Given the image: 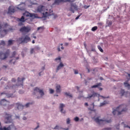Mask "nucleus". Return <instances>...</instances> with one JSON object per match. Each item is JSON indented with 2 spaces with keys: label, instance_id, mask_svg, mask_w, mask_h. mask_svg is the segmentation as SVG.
<instances>
[{
  "label": "nucleus",
  "instance_id": "13",
  "mask_svg": "<svg viewBox=\"0 0 130 130\" xmlns=\"http://www.w3.org/2000/svg\"><path fill=\"white\" fill-rule=\"evenodd\" d=\"M15 8L14 6H10L9 8H8V14H12V13H15Z\"/></svg>",
  "mask_w": 130,
  "mask_h": 130
},
{
  "label": "nucleus",
  "instance_id": "10",
  "mask_svg": "<svg viewBox=\"0 0 130 130\" xmlns=\"http://www.w3.org/2000/svg\"><path fill=\"white\" fill-rule=\"evenodd\" d=\"M5 115L4 118H5V123H9L12 121V115L10 114L5 113Z\"/></svg>",
  "mask_w": 130,
  "mask_h": 130
},
{
  "label": "nucleus",
  "instance_id": "18",
  "mask_svg": "<svg viewBox=\"0 0 130 130\" xmlns=\"http://www.w3.org/2000/svg\"><path fill=\"white\" fill-rule=\"evenodd\" d=\"M56 93H60L61 92V86L60 85H56Z\"/></svg>",
  "mask_w": 130,
  "mask_h": 130
},
{
  "label": "nucleus",
  "instance_id": "11",
  "mask_svg": "<svg viewBox=\"0 0 130 130\" xmlns=\"http://www.w3.org/2000/svg\"><path fill=\"white\" fill-rule=\"evenodd\" d=\"M23 15L24 17H29L32 18H35L36 17L35 14L30 13L28 12H25L24 13H23Z\"/></svg>",
  "mask_w": 130,
  "mask_h": 130
},
{
  "label": "nucleus",
  "instance_id": "1",
  "mask_svg": "<svg viewBox=\"0 0 130 130\" xmlns=\"http://www.w3.org/2000/svg\"><path fill=\"white\" fill-rule=\"evenodd\" d=\"M25 79V77H22V78H20V77H18L17 79V83L18 85H13L12 86H10L9 87V89L13 91V92H15V90L18 88V86H23V81Z\"/></svg>",
  "mask_w": 130,
  "mask_h": 130
},
{
  "label": "nucleus",
  "instance_id": "49",
  "mask_svg": "<svg viewBox=\"0 0 130 130\" xmlns=\"http://www.w3.org/2000/svg\"><path fill=\"white\" fill-rule=\"evenodd\" d=\"M30 3L31 4V5H35V4L32 2L31 1H30Z\"/></svg>",
  "mask_w": 130,
  "mask_h": 130
},
{
  "label": "nucleus",
  "instance_id": "45",
  "mask_svg": "<svg viewBox=\"0 0 130 130\" xmlns=\"http://www.w3.org/2000/svg\"><path fill=\"white\" fill-rule=\"evenodd\" d=\"M22 25H23L22 22H19V23H18V25H19V26H22Z\"/></svg>",
  "mask_w": 130,
  "mask_h": 130
},
{
  "label": "nucleus",
  "instance_id": "7",
  "mask_svg": "<svg viewBox=\"0 0 130 130\" xmlns=\"http://www.w3.org/2000/svg\"><path fill=\"white\" fill-rule=\"evenodd\" d=\"M16 55H17L16 52H15V51L13 52V53L11 54V56H10V58H13V59H12V60H10V61H9V63H13V64H15L16 60L19 59V57H16L15 58V56Z\"/></svg>",
  "mask_w": 130,
  "mask_h": 130
},
{
  "label": "nucleus",
  "instance_id": "22",
  "mask_svg": "<svg viewBox=\"0 0 130 130\" xmlns=\"http://www.w3.org/2000/svg\"><path fill=\"white\" fill-rule=\"evenodd\" d=\"M16 106L17 109L18 110H19L20 109H23V106H22L20 103H16Z\"/></svg>",
  "mask_w": 130,
  "mask_h": 130
},
{
  "label": "nucleus",
  "instance_id": "53",
  "mask_svg": "<svg viewBox=\"0 0 130 130\" xmlns=\"http://www.w3.org/2000/svg\"><path fill=\"white\" fill-rule=\"evenodd\" d=\"M58 127V126L57 125H56L54 129H57V128Z\"/></svg>",
  "mask_w": 130,
  "mask_h": 130
},
{
  "label": "nucleus",
  "instance_id": "8",
  "mask_svg": "<svg viewBox=\"0 0 130 130\" xmlns=\"http://www.w3.org/2000/svg\"><path fill=\"white\" fill-rule=\"evenodd\" d=\"M36 92L39 93L40 94L41 97H42L44 95V92L43 90L41 89L40 88H39L38 87H35L34 89L33 94H34V95L36 94Z\"/></svg>",
  "mask_w": 130,
  "mask_h": 130
},
{
  "label": "nucleus",
  "instance_id": "59",
  "mask_svg": "<svg viewBox=\"0 0 130 130\" xmlns=\"http://www.w3.org/2000/svg\"><path fill=\"white\" fill-rule=\"evenodd\" d=\"M39 76H41V72H40V73H39Z\"/></svg>",
  "mask_w": 130,
  "mask_h": 130
},
{
  "label": "nucleus",
  "instance_id": "46",
  "mask_svg": "<svg viewBox=\"0 0 130 130\" xmlns=\"http://www.w3.org/2000/svg\"><path fill=\"white\" fill-rule=\"evenodd\" d=\"M124 127H128L130 128V126H128V125H126L125 124L124 125Z\"/></svg>",
  "mask_w": 130,
  "mask_h": 130
},
{
  "label": "nucleus",
  "instance_id": "35",
  "mask_svg": "<svg viewBox=\"0 0 130 130\" xmlns=\"http://www.w3.org/2000/svg\"><path fill=\"white\" fill-rule=\"evenodd\" d=\"M75 74H78L79 73L78 70H76V69H73Z\"/></svg>",
  "mask_w": 130,
  "mask_h": 130
},
{
  "label": "nucleus",
  "instance_id": "38",
  "mask_svg": "<svg viewBox=\"0 0 130 130\" xmlns=\"http://www.w3.org/2000/svg\"><path fill=\"white\" fill-rule=\"evenodd\" d=\"M74 120H75L76 122H78V121L79 120V118L76 117H75V118H74Z\"/></svg>",
  "mask_w": 130,
  "mask_h": 130
},
{
  "label": "nucleus",
  "instance_id": "37",
  "mask_svg": "<svg viewBox=\"0 0 130 130\" xmlns=\"http://www.w3.org/2000/svg\"><path fill=\"white\" fill-rule=\"evenodd\" d=\"M49 91H50V94H53L54 92V90L52 89H49Z\"/></svg>",
  "mask_w": 130,
  "mask_h": 130
},
{
  "label": "nucleus",
  "instance_id": "25",
  "mask_svg": "<svg viewBox=\"0 0 130 130\" xmlns=\"http://www.w3.org/2000/svg\"><path fill=\"white\" fill-rule=\"evenodd\" d=\"M98 48L100 50V52H104V50L100 45L98 46Z\"/></svg>",
  "mask_w": 130,
  "mask_h": 130
},
{
  "label": "nucleus",
  "instance_id": "44",
  "mask_svg": "<svg viewBox=\"0 0 130 130\" xmlns=\"http://www.w3.org/2000/svg\"><path fill=\"white\" fill-rule=\"evenodd\" d=\"M12 82H16V79H15V78H12Z\"/></svg>",
  "mask_w": 130,
  "mask_h": 130
},
{
  "label": "nucleus",
  "instance_id": "36",
  "mask_svg": "<svg viewBox=\"0 0 130 130\" xmlns=\"http://www.w3.org/2000/svg\"><path fill=\"white\" fill-rule=\"evenodd\" d=\"M71 122V120L70 118H68L67 120V123L68 124H69Z\"/></svg>",
  "mask_w": 130,
  "mask_h": 130
},
{
  "label": "nucleus",
  "instance_id": "50",
  "mask_svg": "<svg viewBox=\"0 0 130 130\" xmlns=\"http://www.w3.org/2000/svg\"><path fill=\"white\" fill-rule=\"evenodd\" d=\"M26 119H27L26 117H23V120H26Z\"/></svg>",
  "mask_w": 130,
  "mask_h": 130
},
{
  "label": "nucleus",
  "instance_id": "9",
  "mask_svg": "<svg viewBox=\"0 0 130 130\" xmlns=\"http://www.w3.org/2000/svg\"><path fill=\"white\" fill-rule=\"evenodd\" d=\"M31 30V28L28 26H22L19 29V31L22 33H28Z\"/></svg>",
  "mask_w": 130,
  "mask_h": 130
},
{
  "label": "nucleus",
  "instance_id": "19",
  "mask_svg": "<svg viewBox=\"0 0 130 130\" xmlns=\"http://www.w3.org/2000/svg\"><path fill=\"white\" fill-rule=\"evenodd\" d=\"M61 3H64V0H55L54 4L59 5Z\"/></svg>",
  "mask_w": 130,
  "mask_h": 130
},
{
  "label": "nucleus",
  "instance_id": "30",
  "mask_svg": "<svg viewBox=\"0 0 130 130\" xmlns=\"http://www.w3.org/2000/svg\"><path fill=\"white\" fill-rule=\"evenodd\" d=\"M124 85L125 87H129L130 85L129 84V83H128V82H124Z\"/></svg>",
  "mask_w": 130,
  "mask_h": 130
},
{
  "label": "nucleus",
  "instance_id": "40",
  "mask_svg": "<svg viewBox=\"0 0 130 130\" xmlns=\"http://www.w3.org/2000/svg\"><path fill=\"white\" fill-rule=\"evenodd\" d=\"M67 2L71 3L72 1L71 0H63V3H67Z\"/></svg>",
  "mask_w": 130,
  "mask_h": 130
},
{
  "label": "nucleus",
  "instance_id": "52",
  "mask_svg": "<svg viewBox=\"0 0 130 130\" xmlns=\"http://www.w3.org/2000/svg\"><path fill=\"white\" fill-rule=\"evenodd\" d=\"M39 127V125H38V126L35 128V129H37Z\"/></svg>",
  "mask_w": 130,
  "mask_h": 130
},
{
  "label": "nucleus",
  "instance_id": "27",
  "mask_svg": "<svg viewBox=\"0 0 130 130\" xmlns=\"http://www.w3.org/2000/svg\"><path fill=\"white\" fill-rule=\"evenodd\" d=\"M107 104H108V103L106 101H104L103 103H101L100 107H103V106L106 105Z\"/></svg>",
  "mask_w": 130,
  "mask_h": 130
},
{
  "label": "nucleus",
  "instance_id": "42",
  "mask_svg": "<svg viewBox=\"0 0 130 130\" xmlns=\"http://www.w3.org/2000/svg\"><path fill=\"white\" fill-rule=\"evenodd\" d=\"M1 45H5V42L4 41H1Z\"/></svg>",
  "mask_w": 130,
  "mask_h": 130
},
{
  "label": "nucleus",
  "instance_id": "5",
  "mask_svg": "<svg viewBox=\"0 0 130 130\" xmlns=\"http://www.w3.org/2000/svg\"><path fill=\"white\" fill-rule=\"evenodd\" d=\"M30 41H31L30 38L28 35L25 36L24 38L23 37L19 38L17 40V41L18 42H20V43H27L30 42Z\"/></svg>",
  "mask_w": 130,
  "mask_h": 130
},
{
  "label": "nucleus",
  "instance_id": "41",
  "mask_svg": "<svg viewBox=\"0 0 130 130\" xmlns=\"http://www.w3.org/2000/svg\"><path fill=\"white\" fill-rule=\"evenodd\" d=\"M80 17H81V15H78V16L76 17L75 20H78V19H79Z\"/></svg>",
  "mask_w": 130,
  "mask_h": 130
},
{
  "label": "nucleus",
  "instance_id": "28",
  "mask_svg": "<svg viewBox=\"0 0 130 130\" xmlns=\"http://www.w3.org/2000/svg\"><path fill=\"white\" fill-rule=\"evenodd\" d=\"M13 40H8V45H12L13 44Z\"/></svg>",
  "mask_w": 130,
  "mask_h": 130
},
{
  "label": "nucleus",
  "instance_id": "26",
  "mask_svg": "<svg viewBox=\"0 0 130 130\" xmlns=\"http://www.w3.org/2000/svg\"><path fill=\"white\" fill-rule=\"evenodd\" d=\"M91 106L92 107V108H89V110H90L91 111H93L94 110V103L91 104Z\"/></svg>",
  "mask_w": 130,
  "mask_h": 130
},
{
  "label": "nucleus",
  "instance_id": "6",
  "mask_svg": "<svg viewBox=\"0 0 130 130\" xmlns=\"http://www.w3.org/2000/svg\"><path fill=\"white\" fill-rule=\"evenodd\" d=\"M94 121L98 123L99 124H104L106 123H109L112 122L111 119L108 120H103V119H99V118H96L94 119Z\"/></svg>",
  "mask_w": 130,
  "mask_h": 130
},
{
  "label": "nucleus",
  "instance_id": "61",
  "mask_svg": "<svg viewBox=\"0 0 130 130\" xmlns=\"http://www.w3.org/2000/svg\"><path fill=\"white\" fill-rule=\"evenodd\" d=\"M33 38H34V39H37V37H36V36H34Z\"/></svg>",
  "mask_w": 130,
  "mask_h": 130
},
{
  "label": "nucleus",
  "instance_id": "34",
  "mask_svg": "<svg viewBox=\"0 0 130 130\" xmlns=\"http://www.w3.org/2000/svg\"><path fill=\"white\" fill-rule=\"evenodd\" d=\"M61 57H58V58H55V59H54L55 61H57L58 60H59L60 61H61Z\"/></svg>",
  "mask_w": 130,
  "mask_h": 130
},
{
  "label": "nucleus",
  "instance_id": "58",
  "mask_svg": "<svg viewBox=\"0 0 130 130\" xmlns=\"http://www.w3.org/2000/svg\"><path fill=\"white\" fill-rule=\"evenodd\" d=\"M19 93H20V94L23 93V92H21V91H19Z\"/></svg>",
  "mask_w": 130,
  "mask_h": 130
},
{
  "label": "nucleus",
  "instance_id": "56",
  "mask_svg": "<svg viewBox=\"0 0 130 130\" xmlns=\"http://www.w3.org/2000/svg\"><path fill=\"white\" fill-rule=\"evenodd\" d=\"M32 44H35V40H32Z\"/></svg>",
  "mask_w": 130,
  "mask_h": 130
},
{
  "label": "nucleus",
  "instance_id": "57",
  "mask_svg": "<svg viewBox=\"0 0 130 130\" xmlns=\"http://www.w3.org/2000/svg\"><path fill=\"white\" fill-rule=\"evenodd\" d=\"M61 49L63 50L64 49V47L63 46H61Z\"/></svg>",
  "mask_w": 130,
  "mask_h": 130
},
{
  "label": "nucleus",
  "instance_id": "23",
  "mask_svg": "<svg viewBox=\"0 0 130 130\" xmlns=\"http://www.w3.org/2000/svg\"><path fill=\"white\" fill-rule=\"evenodd\" d=\"M18 20L20 22H25L26 19H25L24 16H21V17L20 18H18Z\"/></svg>",
  "mask_w": 130,
  "mask_h": 130
},
{
  "label": "nucleus",
  "instance_id": "54",
  "mask_svg": "<svg viewBox=\"0 0 130 130\" xmlns=\"http://www.w3.org/2000/svg\"><path fill=\"white\" fill-rule=\"evenodd\" d=\"M3 68H5V69H7V66H6L5 65H4V66H3Z\"/></svg>",
  "mask_w": 130,
  "mask_h": 130
},
{
  "label": "nucleus",
  "instance_id": "31",
  "mask_svg": "<svg viewBox=\"0 0 130 130\" xmlns=\"http://www.w3.org/2000/svg\"><path fill=\"white\" fill-rule=\"evenodd\" d=\"M6 96L8 98H13L12 94H6Z\"/></svg>",
  "mask_w": 130,
  "mask_h": 130
},
{
  "label": "nucleus",
  "instance_id": "3",
  "mask_svg": "<svg viewBox=\"0 0 130 130\" xmlns=\"http://www.w3.org/2000/svg\"><path fill=\"white\" fill-rule=\"evenodd\" d=\"M37 11L38 12L42 13L43 17L44 18H46L49 15V14L48 12H45V13L44 12L45 11V7L44 6L40 5L38 6Z\"/></svg>",
  "mask_w": 130,
  "mask_h": 130
},
{
  "label": "nucleus",
  "instance_id": "14",
  "mask_svg": "<svg viewBox=\"0 0 130 130\" xmlns=\"http://www.w3.org/2000/svg\"><path fill=\"white\" fill-rule=\"evenodd\" d=\"M102 86V83H101V82H99V83H97L96 85L92 86H91V88H99V90L100 91L103 90V88H100V86Z\"/></svg>",
  "mask_w": 130,
  "mask_h": 130
},
{
  "label": "nucleus",
  "instance_id": "17",
  "mask_svg": "<svg viewBox=\"0 0 130 130\" xmlns=\"http://www.w3.org/2000/svg\"><path fill=\"white\" fill-rule=\"evenodd\" d=\"M99 96V94L98 93L93 92L92 95H89L87 98H95L96 96Z\"/></svg>",
  "mask_w": 130,
  "mask_h": 130
},
{
  "label": "nucleus",
  "instance_id": "2",
  "mask_svg": "<svg viewBox=\"0 0 130 130\" xmlns=\"http://www.w3.org/2000/svg\"><path fill=\"white\" fill-rule=\"evenodd\" d=\"M124 106V105H120L119 107H118L116 110H114L113 111L112 113L113 114V115H116L117 113V115H120L122 114V112H126L127 109L126 108H124L122 109V108H123V107ZM122 109L121 111L120 112V110Z\"/></svg>",
  "mask_w": 130,
  "mask_h": 130
},
{
  "label": "nucleus",
  "instance_id": "12",
  "mask_svg": "<svg viewBox=\"0 0 130 130\" xmlns=\"http://www.w3.org/2000/svg\"><path fill=\"white\" fill-rule=\"evenodd\" d=\"M78 6L76 4L71 3V8L70 11L73 13H75V10H77Z\"/></svg>",
  "mask_w": 130,
  "mask_h": 130
},
{
  "label": "nucleus",
  "instance_id": "29",
  "mask_svg": "<svg viewBox=\"0 0 130 130\" xmlns=\"http://www.w3.org/2000/svg\"><path fill=\"white\" fill-rule=\"evenodd\" d=\"M125 93L124 90H121L120 91L121 96H123Z\"/></svg>",
  "mask_w": 130,
  "mask_h": 130
},
{
  "label": "nucleus",
  "instance_id": "15",
  "mask_svg": "<svg viewBox=\"0 0 130 130\" xmlns=\"http://www.w3.org/2000/svg\"><path fill=\"white\" fill-rule=\"evenodd\" d=\"M17 9L20 10H25V3L20 4V5H19V7H17Z\"/></svg>",
  "mask_w": 130,
  "mask_h": 130
},
{
  "label": "nucleus",
  "instance_id": "21",
  "mask_svg": "<svg viewBox=\"0 0 130 130\" xmlns=\"http://www.w3.org/2000/svg\"><path fill=\"white\" fill-rule=\"evenodd\" d=\"M7 101L6 100L3 99L1 100V102H0V105L2 106H6L7 105Z\"/></svg>",
  "mask_w": 130,
  "mask_h": 130
},
{
  "label": "nucleus",
  "instance_id": "60",
  "mask_svg": "<svg viewBox=\"0 0 130 130\" xmlns=\"http://www.w3.org/2000/svg\"><path fill=\"white\" fill-rule=\"evenodd\" d=\"M5 94H6L5 92L1 93V95Z\"/></svg>",
  "mask_w": 130,
  "mask_h": 130
},
{
  "label": "nucleus",
  "instance_id": "39",
  "mask_svg": "<svg viewBox=\"0 0 130 130\" xmlns=\"http://www.w3.org/2000/svg\"><path fill=\"white\" fill-rule=\"evenodd\" d=\"M34 48H31L30 49V54H32V53H34Z\"/></svg>",
  "mask_w": 130,
  "mask_h": 130
},
{
  "label": "nucleus",
  "instance_id": "55",
  "mask_svg": "<svg viewBox=\"0 0 130 130\" xmlns=\"http://www.w3.org/2000/svg\"><path fill=\"white\" fill-rule=\"evenodd\" d=\"M45 66H44L43 67H42V70H45Z\"/></svg>",
  "mask_w": 130,
  "mask_h": 130
},
{
  "label": "nucleus",
  "instance_id": "4",
  "mask_svg": "<svg viewBox=\"0 0 130 130\" xmlns=\"http://www.w3.org/2000/svg\"><path fill=\"white\" fill-rule=\"evenodd\" d=\"M10 51L9 49L6 50L5 53H3V52H0V60H4L8 58L10 55Z\"/></svg>",
  "mask_w": 130,
  "mask_h": 130
},
{
  "label": "nucleus",
  "instance_id": "43",
  "mask_svg": "<svg viewBox=\"0 0 130 130\" xmlns=\"http://www.w3.org/2000/svg\"><path fill=\"white\" fill-rule=\"evenodd\" d=\"M30 104H30V103H27V104H26L25 105V107H28L29 106V105H30Z\"/></svg>",
  "mask_w": 130,
  "mask_h": 130
},
{
  "label": "nucleus",
  "instance_id": "20",
  "mask_svg": "<svg viewBox=\"0 0 130 130\" xmlns=\"http://www.w3.org/2000/svg\"><path fill=\"white\" fill-rule=\"evenodd\" d=\"M64 107V105L63 104H60L59 108L60 109V112L65 114L66 111L63 112V107Z\"/></svg>",
  "mask_w": 130,
  "mask_h": 130
},
{
  "label": "nucleus",
  "instance_id": "62",
  "mask_svg": "<svg viewBox=\"0 0 130 130\" xmlns=\"http://www.w3.org/2000/svg\"><path fill=\"white\" fill-rule=\"evenodd\" d=\"M16 118L19 119V116H16Z\"/></svg>",
  "mask_w": 130,
  "mask_h": 130
},
{
  "label": "nucleus",
  "instance_id": "51",
  "mask_svg": "<svg viewBox=\"0 0 130 130\" xmlns=\"http://www.w3.org/2000/svg\"><path fill=\"white\" fill-rule=\"evenodd\" d=\"M57 50L58 52L60 51V48L59 47L57 48Z\"/></svg>",
  "mask_w": 130,
  "mask_h": 130
},
{
  "label": "nucleus",
  "instance_id": "48",
  "mask_svg": "<svg viewBox=\"0 0 130 130\" xmlns=\"http://www.w3.org/2000/svg\"><path fill=\"white\" fill-rule=\"evenodd\" d=\"M69 45V43H64V46H68Z\"/></svg>",
  "mask_w": 130,
  "mask_h": 130
},
{
  "label": "nucleus",
  "instance_id": "33",
  "mask_svg": "<svg viewBox=\"0 0 130 130\" xmlns=\"http://www.w3.org/2000/svg\"><path fill=\"white\" fill-rule=\"evenodd\" d=\"M40 29H42V31H43L44 30V27L43 26L38 27L37 28V30H39Z\"/></svg>",
  "mask_w": 130,
  "mask_h": 130
},
{
  "label": "nucleus",
  "instance_id": "16",
  "mask_svg": "<svg viewBox=\"0 0 130 130\" xmlns=\"http://www.w3.org/2000/svg\"><path fill=\"white\" fill-rule=\"evenodd\" d=\"M63 67H64V64H63L62 62H60V63L59 64V65H58L56 68V72L57 73L58 71Z\"/></svg>",
  "mask_w": 130,
  "mask_h": 130
},
{
  "label": "nucleus",
  "instance_id": "32",
  "mask_svg": "<svg viewBox=\"0 0 130 130\" xmlns=\"http://www.w3.org/2000/svg\"><path fill=\"white\" fill-rule=\"evenodd\" d=\"M64 95L66 96H70V97H72V95L71 94H70V93H69L66 92V93H64Z\"/></svg>",
  "mask_w": 130,
  "mask_h": 130
},
{
  "label": "nucleus",
  "instance_id": "63",
  "mask_svg": "<svg viewBox=\"0 0 130 130\" xmlns=\"http://www.w3.org/2000/svg\"><path fill=\"white\" fill-rule=\"evenodd\" d=\"M100 80H103V77H100Z\"/></svg>",
  "mask_w": 130,
  "mask_h": 130
},
{
  "label": "nucleus",
  "instance_id": "64",
  "mask_svg": "<svg viewBox=\"0 0 130 130\" xmlns=\"http://www.w3.org/2000/svg\"><path fill=\"white\" fill-rule=\"evenodd\" d=\"M84 45L85 47H86V44L84 43Z\"/></svg>",
  "mask_w": 130,
  "mask_h": 130
},
{
  "label": "nucleus",
  "instance_id": "47",
  "mask_svg": "<svg viewBox=\"0 0 130 130\" xmlns=\"http://www.w3.org/2000/svg\"><path fill=\"white\" fill-rule=\"evenodd\" d=\"M85 106L87 107L88 106V104L87 103H86L84 104Z\"/></svg>",
  "mask_w": 130,
  "mask_h": 130
},
{
  "label": "nucleus",
  "instance_id": "24",
  "mask_svg": "<svg viewBox=\"0 0 130 130\" xmlns=\"http://www.w3.org/2000/svg\"><path fill=\"white\" fill-rule=\"evenodd\" d=\"M98 29V27L97 26H95L92 27L91 31H95Z\"/></svg>",
  "mask_w": 130,
  "mask_h": 130
}]
</instances>
